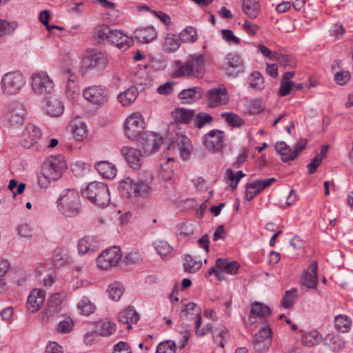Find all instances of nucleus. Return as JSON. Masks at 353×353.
<instances>
[{
  "label": "nucleus",
  "instance_id": "obj_1",
  "mask_svg": "<svg viewBox=\"0 0 353 353\" xmlns=\"http://www.w3.org/2000/svg\"><path fill=\"white\" fill-rule=\"evenodd\" d=\"M153 179L152 174L148 172L140 174L136 178L125 177L119 183V194L128 202L136 203L151 194Z\"/></svg>",
  "mask_w": 353,
  "mask_h": 353
},
{
  "label": "nucleus",
  "instance_id": "obj_2",
  "mask_svg": "<svg viewBox=\"0 0 353 353\" xmlns=\"http://www.w3.org/2000/svg\"><path fill=\"white\" fill-rule=\"evenodd\" d=\"M175 65L176 70L172 73L174 78L188 77L201 79L205 73V57L201 54L190 55L185 62L176 61Z\"/></svg>",
  "mask_w": 353,
  "mask_h": 353
},
{
  "label": "nucleus",
  "instance_id": "obj_3",
  "mask_svg": "<svg viewBox=\"0 0 353 353\" xmlns=\"http://www.w3.org/2000/svg\"><path fill=\"white\" fill-rule=\"evenodd\" d=\"M67 168L62 155L51 157L42 165L41 174L38 176V183L41 188H47L51 181L60 179Z\"/></svg>",
  "mask_w": 353,
  "mask_h": 353
},
{
  "label": "nucleus",
  "instance_id": "obj_4",
  "mask_svg": "<svg viewBox=\"0 0 353 353\" xmlns=\"http://www.w3.org/2000/svg\"><path fill=\"white\" fill-rule=\"evenodd\" d=\"M57 203L59 212L66 217H75L80 213V197L79 192L74 189L64 190Z\"/></svg>",
  "mask_w": 353,
  "mask_h": 353
},
{
  "label": "nucleus",
  "instance_id": "obj_5",
  "mask_svg": "<svg viewBox=\"0 0 353 353\" xmlns=\"http://www.w3.org/2000/svg\"><path fill=\"white\" fill-rule=\"evenodd\" d=\"M82 194L86 195L92 203L100 207L107 206L110 201L108 187L103 183L97 181L90 183Z\"/></svg>",
  "mask_w": 353,
  "mask_h": 353
},
{
  "label": "nucleus",
  "instance_id": "obj_6",
  "mask_svg": "<svg viewBox=\"0 0 353 353\" xmlns=\"http://www.w3.org/2000/svg\"><path fill=\"white\" fill-rule=\"evenodd\" d=\"M25 83V78L20 72L12 71L2 77L0 85L3 94L12 95L18 93Z\"/></svg>",
  "mask_w": 353,
  "mask_h": 353
},
{
  "label": "nucleus",
  "instance_id": "obj_7",
  "mask_svg": "<svg viewBox=\"0 0 353 353\" xmlns=\"http://www.w3.org/2000/svg\"><path fill=\"white\" fill-rule=\"evenodd\" d=\"M65 298L66 293L64 292L54 293L49 298L45 311L40 315L41 321L47 323L57 314L59 313Z\"/></svg>",
  "mask_w": 353,
  "mask_h": 353
},
{
  "label": "nucleus",
  "instance_id": "obj_8",
  "mask_svg": "<svg viewBox=\"0 0 353 353\" xmlns=\"http://www.w3.org/2000/svg\"><path fill=\"white\" fill-rule=\"evenodd\" d=\"M31 86L36 94L46 95L52 92L54 83L46 72L41 71L31 76Z\"/></svg>",
  "mask_w": 353,
  "mask_h": 353
},
{
  "label": "nucleus",
  "instance_id": "obj_9",
  "mask_svg": "<svg viewBox=\"0 0 353 353\" xmlns=\"http://www.w3.org/2000/svg\"><path fill=\"white\" fill-rule=\"evenodd\" d=\"M83 97L93 105L103 106L108 102L109 91L102 85H92L83 90Z\"/></svg>",
  "mask_w": 353,
  "mask_h": 353
},
{
  "label": "nucleus",
  "instance_id": "obj_10",
  "mask_svg": "<svg viewBox=\"0 0 353 353\" xmlns=\"http://www.w3.org/2000/svg\"><path fill=\"white\" fill-rule=\"evenodd\" d=\"M122 253L119 248L113 246L104 250L97 259V265L101 270H109L117 265Z\"/></svg>",
  "mask_w": 353,
  "mask_h": 353
},
{
  "label": "nucleus",
  "instance_id": "obj_11",
  "mask_svg": "<svg viewBox=\"0 0 353 353\" xmlns=\"http://www.w3.org/2000/svg\"><path fill=\"white\" fill-rule=\"evenodd\" d=\"M144 121L139 113L132 114L125 119V134L129 139H137L144 133Z\"/></svg>",
  "mask_w": 353,
  "mask_h": 353
},
{
  "label": "nucleus",
  "instance_id": "obj_12",
  "mask_svg": "<svg viewBox=\"0 0 353 353\" xmlns=\"http://www.w3.org/2000/svg\"><path fill=\"white\" fill-rule=\"evenodd\" d=\"M108 64L107 57L96 49L88 50L85 52L83 67L86 69H104Z\"/></svg>",
  "mask_w": 353,
  "mask_h": 353
},
{
  "label": "nucleus",
  "instance_id": "obj_13",
  "mask_svg": "<svg viewBox=\"0 0 353 353\" xmlns=\"http://www.w3.org/2000/svg\"><path fill=\"white\" fill-rule=\"evenodd\" d=\"M307 141L301 139L296 143L294 150H292L285 142H277L275 145V149L278 153L283 156L282 161L287 162L296 159L299 154L304 150Z\"/></svg>",
  "mask_w": 353,
  "mask_h": 353
},
{
  "label": "nucleus",
  "instance_id": "obj_14",
  "mask_svg": "<svg viewBox=\"0 0 353 353\" xmlns=\"http://www.w3.org/2000/svg\"><path fill=\"white\" fill-rule=\"evenodd\" d=\"M145 154H151L156 152L162 143V137L154 132H146L143 133L138 139Z\"/></svg>",
  "mask_w": 353,
  "mask_h": 353
},
{
  "label": "nucleus",
  "instance_id": "obj_15",
  "mask_svg": "<svg viewBox=\"0 0 353 353\" xmlns=\"http://www.w3.org/2000/svg\"><path fill=\"white\" fill-rule=\"evenodd\" d=\"M26 111L22 105L17 102L10 104L7 118L9 126L16 128L21 126L25 121Z\"/></svg>",
  "mask_w": 353,
  "mask_h": 353
},
{
  "label": "nucleus",
  "instance_id": "obj_16",
  "mask_svg": "<svg viewBox=\"0 0 353 353\" xmlns=\"http://www.w3.org/2000/svg\"><path fill=\"white\" fill-rule=\"evenodd\" d=\"M223 69L228 75L236 77L244 70V63L241 57L236 54H228L223 63Z\"/></svg>",
  "mask_w": 353,
  "mask_h": 353
},
{
  "label": "nucleus",
  "instance_id": "obj_17",
  "mask_svg": "<svg viewBox=\"0 0 353 353\" xmlns=\"http://www.w3.org/2000/svg\"><path fill=\"white\" fill-rule=\"evenodd\" d=\"M224 133L219 130H212L206 134L203 143L206 149L211 151H219L223 145Z\"/></svg>",
  "mask_w": 353,
  "mask_h": 353
},
{
  "label": "nucleus",
  "instance_id": "obj_18",
  "mask_svg": "<svg viewBox=\"0 0 353 353\" xmlns=\"http://www.w3.org/2000/svg\"><path fill=\"white\" fill-rule=\"evenodd\" d=\"M272 331L269 325L261 328L254 335L253 345L255 350L264 352L271 344Z\"/></svg>",
  "mask_w": 353,
  "mask_h": 353
},
{
  "label": "nucleus",
  "instance_id": "obj_19",
  "mask_svg": "<svg viewBox=\"0 0 353 353\" xmlns=\"http://www.w3.org/2000/svg\"><path fill=\"white\" fill-rule=\"evenodd\" d=\"M41 136V130L38 127L28 123L22 133L21 144L24 148H29L34 145Z\"/></svg>",
  "mask_w": 353,
  "mask_h": 353
},
{
  "label": "nucleus",
  "instance_id": "obj_20",
  "mask_svg": "<svg viewBox=\"0 0 353 353\" xmlns=\"http://www.w3.org/2000/svg\"><path fill=\"white\" fill-rule=\"evenodd\" d=\"M208 99L212 108L226 104L229 101L227 90L223 85L208 90Z\"/></svg>",
  "mask_w": 353,
  "mask_h": 353
},
{
  "label": "nucleus",
  "instance_id": "obj_21",
  "mask_svg": "<svg viewBox=\"0 0 353 353\" xmlns=\"http://www.w3.org/2000/svg\"><path fill=\"white\" fill-rule=\"evenodd\" d=\"M121 152L131 168L138 170L141 168L143 163V155L139 150L132 147L125 146L122 148Z\"/></svg>",
  "mask_w": 353,
  "mask_h": 353
},
{
  "label": "nucleus",
  "instance_id": "obj_22",
  "mask_svg": "<svg viewBox=\"0 0 353 353\" xmlns=\"http://www.w3.org/2000/svg\"><path fill=\"white\" fill-rule=\"evenodd\" d=\"M318 264L313 261L304 271L301 277V283L307 288H316L318 283L317 276Z\"/></svg>",
  "mask_w": 353,
  "mask_h": 353
},
{
  "label": "nucleus",
  "instance_id": "obj_23",
  "mask_svg": "<svg viewBox=\"0 0 353 353\" xmlns=\"http://www.w3.org/2000/svg\"><path fill=\"white\" fill-rule=\"evenodd\" d=\"M46 297V292L43 290L34 289L27 300V309L30 312H37L43 305Z\"/></svg>",
  "mask_w": 353,
  "mask_h": 353
},
{
  "label": "nucleus",
  "instance_id": "obj_24",
  "mask_svg": "<svg viewBox=\"0 0 353 353\" xmlns=\"http://www.w3.org/2000/svg\"><path fill=\"white\" fill-rule=\"evenodd\" d=\"M190 139L183 134H176L175 141H173L170 145L167 148L168 150L177 147L179 150L181 157L183 159H187L190 154Z\"/></svg>",
  "mask_w": 353,
  "mask_h": 353
},
{
  "label": "nucleus",
  "instance_id": "obj_25",
  "mask_svg": "<svg viewBox=\"0 0 353 353\" xmlns=\"http://www.w3.org/2000/svg\"><path fill=\"white\" fill-rule=\"evenodd\" d=\"M110 43L115 44L121 51H125L133 44V39L121 31L114 30Z\"/></svg>",
  "mask_w": 353,
  "mask_h": 353
},
{
  "label": "nucleus",
  "instance_id": "obj_26",
  "mask_svg": "<svg viewBox=\"0 0 353 353\" xmlns=\"http://www.w3.org/2000/svg\"><path fill=\"white\" fill-rule=\"evenodd\" d=\"M203 95V91L199 87H194L183 90L179 93V98L182 103L190 104L199 100Z\"/></svg>",
  "mask_w": 353,
  "mask_h": 353
},
{
  "label": "nucleus",
  "instance_id": "obj_27",
  "mask_svg": "<svg viewBox=\"0 0 353 353\" xmlns=\"http://www.w3.org/2000/svg\"><path fill=\"white\" fill-rule=\"evenodd\" d=\"M68 84L66 85V97L74 103L79 94V89L76 83V76L72 72L70 69H67Z\"/></svg>",
  "mask_w": 353,
  "mask_h": 353
},
{
  "label": "nucleus",
  "instance_id": "obj_28",
  "mask_svg": "<svg viewBox=\"0 0 353 353\" xmlns=\"http://www.w3.org/2000/svg\"><path fill=\"white\" fill-rule=\"evenodd\" d=\"M119 319L123 324H127V329L130 330L132 328V323H137L139 319V315L133 307H128L120 312Z\"/></svg>",
  "mask_w": 353,
  "mask_h": 353
},
{
  "label": "nucleus",
  "instance_id": "obj_29",
  "mask_svg": "<svg viewBox=\"0 0 353 353\" xmlns=\"http://www.w3.org/2000/svg\"><path fill=\"white\" fill-rule=\"evenodd\" d=\"M95 168L99 174L105 179H114L117 174L115 165L106 161L98 162L95 165Z\"/></svg>",
  "mask_w": 353,
  "mask_h": 353
},
{
  "label": "nucleus",
  "instance_id": "obj_30",
  "mask_svg": "<svg viewBox=\"0 0 353 353\" xmlns=\"http://www.w3.org/2000/svg\"><path fill=\"white\" fill-rule=\"evenodd\" d=\"M323 343L334 352L341 351L345 346V342L341 336L334 334H327L323 339Z\"/></svg>",
  "mask_w": 353,
  "mask_h": 353
},
{
  "label": "nucleus",
  "instance_id": "obj_31",
  "mask_svg": "<svg viewBox=\"0 0 353 353\" xmlns=\"http://www.w3.org/2000/svg\"><path fill=\"white\" fill-rule=\"evenodd\" d=\"M171 115L177 123H188L195 116V112L193 110L177 108L171 112Z\"/></svg>",
  "mask_w": 353,
  "mask_h": 353
},
{
  "label": "nucleus",
  "instance_id": "obj_32",
  "mask_svg": "<svg viewBox=\"0 0 353 353\" xmlns=\"http://www.w3.org/2000/svg\"><path fill=\"white\" fill-rule=\"evenodd\" d=\"M216 266L221 270V272L232 275L236 274L239 268V264L236 261H230L223 258L216 259Z\"/></svg>",
  "mask_w": 353,
  "mask_h": 353
},
{
  "label": "nucleus",
  "instance_id": "obj_33",
  "mask_svg": "<svg viewBox=\"0 0 353 353\" xmlns=\"http://www.w3.org/2000/svg\"><path fill=\"white\" fill-rule=\"evenodd\" d=\"M137 39L141 43H149L157 37V32L152 26L137 29L134 31Z\"/></svg>",
  "mask_w": 353,
  "mask_h": 353
},
{
  "label": "nucleus",
  "instance_id": "obj_34",
  "mask_svg": "<svg viewBox=\"0 0 353 353\" xmlns=\"http://www.w3.org/2000/svg\"><path fill=\"white\" fill-rule=\"evenodd\" d=\"M98 248V243L92 236H86L79 240L78 249L79 254H84L94 252Z\"/></svg>",
  "mask_w": 353,
  "mask_h": 353
},
{
  "label": "nucleus",
  "instance_id": "obj_35",
  "mask_svg": "<svg viewBox=\"0 0 353 353\" xmlns=\"http://www.w3.org/2000/svg\"><path fill=\"white\" fill-rule=\"evenodd\" d=\"M214 342L220 347L223 348L230 338L228 330L223 325H219L213 331Z\"/></svg>",
  "mask_w": 353,
  "mask_h": 353
},
{
  "label": "nucleus",
  "instance_id": "obj_36",
  "mask_svg": "<svg viewBox=\"0 0 353 353\" xmlns=\"http://www.w3.org/2000/svg\"><path fill=\"white\" fill-rule=\"evenodd\" d=\"M242 10L244 14L250 19H254L257 17L260 10V6L258 0H243Z\"/></svg>",
  "mask_w": 353,
  "mask_h": 353
},
{
  "label": "nucleus",
  "instance_id": "obj_37",
  "mask_svg": "<svg viewBox=\"0 0 353 353\" xmlns=\"http://www.w3.org/2000/svg\"><path fill=\"white\" fill-rule=\"evenodd\" d=\"M138 90L134 86L129 88L128 90L121 92L118 95V100L123 106L130 105L137 98Z\"/></svg>",
  "mask_w": 353,
  "mask_h": 353
},
{
  "label": "nucleus",
  "instance_id": "obj_38",
  "mask_svg": "<svg viewBox=\"0 0 353 353\" xmlns=\"http://www.w3.org/2000/svg\"><path fill=\"white\" fill-rule=\"evenodd\" d=\"M113 31L106 25L98 26L94 30L96 39L99 43H110Z\"/></svg>",
  "mask_w": 353,
  "mask_h": 353
},
{
  "label": "nucleus",
  "instance_id": "obj_39",
  "mask_svg": "<svg viewBox=\"0 0 353 353\" xmlns=\"http://www.w3.org/2000/svg\"><path fill=\"white\" fill-rule=\"evenodd\" d=\"M70 261L71 257L67 250L57 248L54 250L53 261L56 266H62L70 263Z\"/></svg>",
  "mask_w": 353,
  "mask_h": 353
},
{
  "label": "nucleus",
  "instance_id": "obj_40",
  "mask_svg": "<svg viewBox=\"0 0 353 353\" xmlns=\"http://www.w3.org/2000/svg\"><path fill=\"white\" fill-rule=\"evenodd\" d=\"M180 38L172 33H168L165 37L163 49L166 52H173L176 51L181 46Z\"/></svg>",
  "mask_w": 353,
  "mask_h": 353
},
{
  "label": "nucleus",
  "instance_id": "obj_41",
  "mask_svg": "<svg viewBox=\"0 0 353 353\" xmlns=\"http://www.w3.org/2000/svg\"><path fill=\"white\" fill-rule=\"evenodd\" d=\"M46 110L51 117H59L63 111V105L57 99L52 98L48 101Z\"/></svg>",
  "mask_w": 353,
  "mask_h": 353
},
{
  "label": "nucleus",
  "instance_id": "obj_42",
  "mask_svg": "<svg viewBox=\"0 0 353 353\" xmlns=\"http://www.w3.org/2000/svg\"><path fill=\"white\" fill-rule=\"evenodd\" d=\"M352 322L347 315H337L334 319V326L338 332H347L351 327Z\"/></svg>",
  "mask_w": 353,
  "mask_h": 353
},
{
  "label": "nucleus",
  "instance_id": "obj_43",
  "mask_svg": "<svg viewBox=\"0 0 353 353\" xmlns=\"http://www.w3.org/2000/svg\"><path fill=\"white\" fill-rule=\"evenodd\" d=\"M70 127L73 136L77 141L81 140L85 136L86 125L83 122L79 120L72 121Z\"/></svg>",
  "mask_w": 353,
  "mask_h": 353
},
{
  "label": "nucleus",
  "instance_id": "obj_44",
  "mask_svg": "<svg viewBox=\"0 0 353 353\" xmlns=\"http://www.w3.org/2000/svg\"><path fill=\"white\" fill-rule=\"evenodd\" d=\"M180 40L183 43H194L198 39V34L195 28L187 26L179 35Z\"/></svg>",
  "mask_w": 353,
  "mask_h": 353
},
{
  "label": "nucleus",
  "instance_id": "obj_45",
  "mask_svg": "<svg viewBox=\"0 0 353 353\" xmlns=\"http://www.w3.org/2000/svg\"><path fill=\"white\" fill-rule=\"evenodd\" d=\"M251 312L260 318H267L271 314L270 307L260 302H255L251 305Z\"/></svg>",
  "mask_w": 353,
  "mask_h": 353
},
{
  "label": "nucleus",
  "instance_id": "obj_46",
  "mask_svg": "<svg viewBox=\"0 0 353 353\" xmlns=\"http://www.w3.org/2000/svg\"><path fill=\"white\" fill-rule=\"evenodd\" d=\"M202 324V318L201 314H197L195 321V334L198 337H202L207 334L212 332L213 334V326L211 323H207L203 328H200Z\"/></svg>",
  "mask_w": 353,
  "mask_h": 353
},
{
  "label": "nucleus",
  "instance_id": "obj_47",
  "mask_svg": "<svg viewBox=\"0 0 353 353\" xmlns=\"http://www.w3.org/2000/svg\"><path fill=\"white\" fill-rule=\"evenodd\" d=\"M154 246L159 255L163 259L170 256L172 251V246L165 241L159 240L154 243Z\"/></svg>",
  "mask_w": 353,
  "mask_h": 353
},
{
  "label": "nucleus",
  "instance_id": "obj_48",
  "mask_svg": "<svg viewBox=\"0 0 353 353\" xmlns=\"http://www.w3.org/2000/svg\"><path fill=\"white\" fill-rule=\"evenodd\" d=\"M123 291V285L118 282H114L110 285L107 290L109 298L114 301H118L121 299Z\"/></svg>",
  "mask_w": 353,
  "mask_h": 353
},
{
  "label": "nucleus",
  "instance_id": "obj_49",
  "mask_svg": "<svg viewBox=\"0 0 353 353\" xmlns=\"http://www.w3.org/2000/svg\"><path fill=\"white\" fill-rule=\"evenodd\" d=\"M184 270L185 272L194 273L201 267V262L194 260L190 255H185L184 258Z\"/></svg>",
  "mask_w": 353,
  "mask_h": 353
},
{
  "label": "nucleus",
  "instance_id": "obj_50",
  "mask_svg": "<svg viewBox=\"0 0 353 353\" xmlns=\"http://www.w3.org/2000/svg\"><path fill=\"white\" fill-rule=\"evenodd\" d=\"M176 343L171 340L161 342L156 348L155 353H176Z\"/></svg>",
  "mask_w": 353,
  "mask_h": 353
},
{
  "label": "nucleus",
  "instance_id": "obj_51",
  "mask_svg": "<svg viewBox=\"0 0 353 353\" xmlns=\"http://www.w3.org/2000/svg\"><path fill=\"white\" fill-rule=\"evenodd\" d=\"M263 77L259 72H253L249 79L250 86L255 90H261L263 88Z\"/></svg>",
  "mask_w": 353,
  "mask_h": 353
},
{
  "label": "nucleus",
  "instance_id": "obj_52",
  "mask_svg": "<svg viewBox=\"0 0 353 353\" xmlns=\"http://www.w3.org/2000/svg\"><path fill=\"white\" fill-rule=\"evenodd\" d=\"M320 341L319 335L317 331H311L303 336L302 343L304 345L312 347L319 343Z\"/></svg>",
  "mask_w": 353,
  "mask_h": 353
},
{
  "label": "nucleus",
  "instance_id": "obj_53",
  "mask_svg": "<svg viewBox=\"0 0 353 353\" xmlns=\"http://www.w3.org/2000/svg\"><path fill=\"white\" fill-rule=\"evenodd\" d=\"M274 60H276L281 65L283 66L294 67L296 64V61L293 57L287 54H283L276 52H274Z\"/></svg>",
  "mask_w": 353,
  "mask_h": 353
},
{
  "label": "nucleus",
  "instance_id": "obj_54",
  "mask_svg": "<svg viewBox=\"0 0 353 353\" xmlns=\"http://www.w3.org/2000/svg\"><path fill=\"white\" fill-rule=\"evenodd\" d=\"M78 307L85 315H89L94 312L95 305L87 297H83L78 304Z\"/></svg>",
  "mask_w": 353,
  "mask_h": 353
},
{
  "label": "nucleus",
  "instance_id": "obj_55",
  "mask_svg": "<svg viewBox=\"0 0 353 353\" xmlns=\"http://www.w3.org/2000/svg\"><path fill=\"white\" fill-rule=\"evenodd\" d=\"M17 27V23L15 21H7L0 20V37L4 35L12 34Z\"/></svg>",
  "mask_w": 353,
  "mask_h": 353
},
{
  "label": "nucleus",
  "instance_id": "obj_56",
  "mask_svg": "<svg viewBox=\"0 0 353 353\" xmlns=\"http://www.w3.org/2000/svg\"><path fill=\"white\" fill-rule=\"evenodd\" d=\"M296 298V290L292 289L285 292L281 301L282 305L285 308L292 307Z\"/></svg>",
  "mask_w": 353,
  "mask_h": 353
},
{
  "label": "nucleus",
  "instance_id": "obj_57",
  "mask_svg": "<svg viewBox=\"0 0 353 353\" xmlns=\"http://www.w3.org/2000/svg\"><path fill=\"white\" fill-rule=\"evenodd\" d=\"M213 119L211 115L206 113L200 112L196 115L194 121V125L198 128H202L205 125L210 123Z\"/></svg>",
  "mask_w": 353,
  "mask_h": 353
},
{
  "label": "nucleus",
  "instance_id": "obj_58",
  "mask_svg": "<svg viewBox=\"0 0 353 353\" xmlns=\"http://www.w3.org/2000/svg\"><path fill=\"white\" fill-rule=\"evenodd\" d=\"M184 309L181 311L180 316L181 318L186 317L188 315L193 314V312H197V314H200L201 309L197 306V305L192 302H189L188 303H183Z\"/></svg>",
  "mask_w": 353,
  "mask_h": 353
},
{
  "label": "nucleus",
  "instance_id": "obj_59",
  "mask_svg": "<svg viewBox=\"0 0 353 353\" xmlns=\"http://www.w3.org/2000/svg\"><path fill=\"white\" fill-rule=\"evenodd\" d=\"M221 36L223 39L230 45H237L240 43V39L236 37L234 32L230 30H221Z\"/></svg>",
  "mask_w": 353,
  "mask_h": 353
},
{
  "label": "nucleus",
  "instance_id": "obj_60",
  "mask_svg": "<svg viewBox=\"0 0 353 353\" xmlns=\"http://www.w3.org/2000/svg\"><path fill=\"white\" fill-rule=\"evenodd\" d=\"M275 181L276 179L274 177L264 180H256L252 182L253 183V186H251V188L253 189H257V192L260 193L263 190L269 187L272 183Z\"/></svg>",
  "mask_w": 353,
  "mask_h": 353
},
{
  "label": "nucleus",
  "instance_id": "obj_61",
  "mask_svg": "<svg viewBox=\"0 0 353 353\" xmlns=\"http://www.w3.org/2000/svg\"><path fill=\"white\" fill-rule=\"evenodd\" d=\"M222 117L229 124L234 127H240L244 123L242 119L233 113H225L222 114Z\"/></svg>",
  "mask_w": 353,
  "mask_h": 353
},
{
  "label": "nucleus",
  "instance_id": "obj_62",
  "mask_svg": "<svg viewBox=\"0 0 353 353\" xmlns=\"http://www.w3.org/2000/svg\"><path fill=\"white\" fill-rule=\"evenodd\" d=\"M116 331V325L109 321L103 322L101 325L100 334L103 336H108Z\"/></svg>",
  "mask_w": 353,
  "mask_h": 353
},
{
  "label": "nucleus",
  "instance_id": "obj_63",
  "mask_svg": "<svg viewBox=\"0 0 353 353\" xmlns=\"http://www.w3.org/2000/svg\"><path fill=\"white\" fill-rule=\"evenodd\" d=\"M350 79V73L347 70L337 72L334 75V81L338 85H344Z\"/></svg>",
  "mask_w": 353,
  "mask_h": 353
},
{
  "label": "nucleus",
  "instance_id": "obj_64",
  "mask_svg": "<svg viewBox=\"0 0 353 353\" xmlns=\"http://www.w3.org/2000/svg\"><path fill=\"white\" fill-rule=\"evenodd\" d=\"M124 261L128 265L137 264L141 261V256L138 251H132L125 256Z\"/></svg>",
  "mask_w": 353,
  "mask_h": 353
}]
</instances>
